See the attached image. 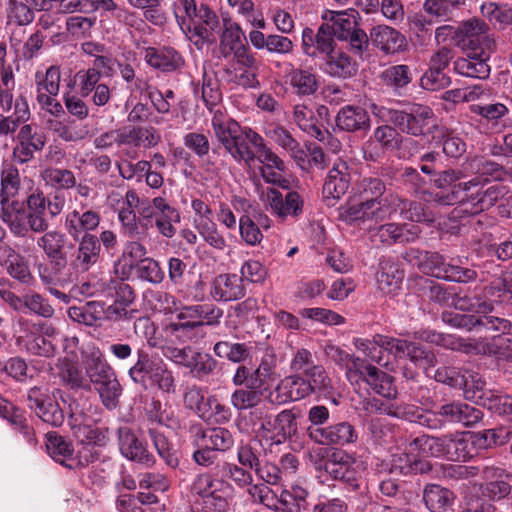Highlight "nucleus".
Instances as JSON below:
<instances>
[{"instance_id": "59", "label": "nucleus", "mask_w": 512, "mask_h": 512, "mask_svg": "<svg viewBox=\"0 0 512 512\" xmlns=\"http://www.w3.org/2000/svg\"><path fill=\"white\" fill-rule=\"evenodd\" d=\"M100 395L103 405L107 409H114L118 404V399L122 393V387L116 374L109 376L107 380L101 381L94 386Z\"/></svg>"}, {"instance_id": "7", "label": "nucleus", "mask_w": 512, "mask_h": 512, "mask_svg": "<svg viewBox=\"0 0 512 512\" xmlns=\"http://www.w3.org/2000/svg\"><path fill=\"white\" fill-rule=\"evenodd\" d=\"M388 120L402 133L412 137H426L433 133L434 112L427 105L414 103L404 109L386 110Z\"/></svg>"}, {"instance_id": "24", "label": "nucleus", "mask_w": 512, "mask_h": 512, "mask_svg": "<svg viewBox=\"0 0 512 512\" xmlns=\"http://www.w3.org/2000/svg\"><path fill=\"white\" fill-rule=\"evenodd\" d=\"M453 306L455 309L462 312H473L477 314H488L492 312L486 285L484 283L477 284L473 288H468L467 292L463 295H461V293L455 294Z\"/></svg>"}, {"instance_id": "29", "label": "nucleus", "mask_w": 512, "mask_h": 512, "mask_svg": "<svg viewBox=\"0 0 512 512\" xmlns=\"http://www.w3.org/2000/svg\"><path fill=\"white\" fill-rule=\"evenodd\" d=\"M100 221L101 216L97 211L73 210L66 215L64 226L69 236L73 240H78L82 235L92 234L91 232L98 228Z\"/></svg>"}, {"instance_id": "46", "label": "nucleus", "mask_w": 512, "mask_h": 512, "mask_svg": "<svg viewBox=\"0 0 512 512\" xmlns=\"http://www.w3.org/2000/svg\"><path fill=\"white\" fill-rule=\"evenodd\" d=\"M215 356L220 359H226L232 363H243L251 355V346L244 342H232L230 340H220L213 346Z\"/></svg>"}, {"instance_id": "64", "label": "nucleus", "mask_w": 512, "mask_h": 512, "mask_svg": "<svg viewBox=\"0 0 512 512\" xmlns=\"http://www.w3.org/2000/svg\"><path fill=\"white\" fill-rule=\"evenodd\" d=\"M480 405L498 415H512V396L499 391L487 392Z\"/></svg>"}, {"instance_id": "25", "label": "nucleus", "mask_w": 512, "mask_h": 512, "mask_svg": "<svg viewBox=\"0 0 512 512\" xmlns=\"http://www.w3.org/2000/svg\"><path fill=\"white\" fill-rule=\"evenodd\" d=\"M358 440V432L354 425L348 421H341L325 427L314 434V443L324 446H345Z\"/></svg>"}, {"instance_id": "27", "label": "nucleus", "mask_w": 512, "mask_h": 512, "mask_svg": "<svg viewBox=\"0 0 512 512\" xmlns=\"http://www.w3.org/2000/svg\"><path fill=\"white\" fill-rule=\"evenodd\" d=\"M494 51L475 50L467 51L465 58H459L455 62V70L464 76L486 79L490 75V65L488 61Z\"/></svg>"}, {"instance_id": "50", "label": "nucleus", "mask_w": 512, "mask_h": 512, "mask_svg": "<svg viewBox=\"0 0 512 512\" xmlns=\"http://www.w3.org/2000/svg\"><path fill=\"white\" fill-rule=\"evenodd\" d=\"M277 355L273 348H267L263 352L260 363L255 371L259 384L265 387H271L277 378Z\"/></svg>"}, {"instance_id": "56", "label": "nucleus", "mask_w": 512, "mask_h": 512, "mask_svg": "<svg viewBox=\"0 0 512 512\" xmlns=\"http://www.w3.org/2000/svg\"><path fill=\"white\" fill-rule=\"evenodd\" d=\"M356 191L359 199L382 201L386 182L378 176L364 177L357 184Z\"/></svg>"}, {"instance_id": "47", "label": "nucleus", "mask_w": 512, "mask_h": 512, "mask_svg": "<svg viewBox=\"0 0 512 512\" xmlns=\"http://www.w3.org/2000/svg\"><path fill=\"white\" fill-rule=\"evenodd\" d=\"M485 285L492 311L495 304H502L512 300V272L503 273Z\"/></svg>"}, {"instance_id": "62", "label": "nucleus", "mask_w": 512, "mask_h": 512, "mask_svg": "<svg viewBox=\"0 0 512 512\" xmlns=\"http://www.w3.org/2000/svg\"><path fill=\"white\" fill-rule=\"evenodd\" d=\"M481 15L492 25L506 26L512 23V9L495 2H484L480 6Z\"/></svg>"}, {"instance_id": "49", "label": "nucleus", "mask_w": 512, "mask_h": 512, "mask_svg": "<svg viewBox=\"0 0 512 512\" xmlns=\"http://www.w3.org/2000/svg\"><path fill=\"white\" fill-rule=\"evenodd\" d=\"M411 451H416L421 458L435 457L442 458L443 435L431 436L427 434L415 437L409 442Z\"/></svg>"}, {"instance_id": "37", "label": "nucleus", "mask_w": 512, "mask_h": 512, "mask_svg": "<svg viewBox=\"0 0 512 512\" xmlns=\"http://www.w3.org/2000/svg\"><path fill=\"white\" fill-rule=\"evenodd\" d=\"M45 447L49 456L69 469L70 460L73 457V443L58 432L52 431L45 435Z\"/></svg>"}, {"instance_id": "57", "label": "nucleus", "mask_w": 512, "mask_h": 512, "mask_svg": "<svg viewBox=\"0 0 512 512\" xmlns=\"http://www.w3.org/2000/svg\"><path fill=\"white\" fill-rule=\"evenodd\" d=\"M24 312L49 319L54 316L55 310L49 300L42 294L30 291L24 294Z\"/></svg>"}, {"instance_id": "22", "label": "nucleus", "mask_w": 512, "mask_h": 512, "mask_svg": "<svg viewBox=\"0 0 512 512\" xmlns=\"http://www.w3.org/2000/svg\"><path fill=\"white\" fill-rule=\"evenodd\" d=\"M117 435L120 452L125 458L146 465L154 464V456L130 427L120 426Z\"/></svg>"}, {"instance_id": "44", "label": "nucleus", "mask_w": 512, "mask_h": 512, "mask_svg": "<svg viewBox=\"0 0 512 512\" xmlns=\"http://www.w3.org/2000/svg\"><path fill=\"white\" fill-rule=\"evenodd\" d=\"M293 119L302 131L320 142L330 137V133L318 125V119L313 111L304 105L294 107Z\"/></svg>"}, {"instance_id": "3", "label": "nucleus", "mask_w": 512, "mask_h": 512, "mask_svg": "<svg viewBox=\"0 0 512 512\" xmlns=\"http://www.w3.org/2000/svg\"><path fill=\"white\" fill-rule=\"evenodd\" d=\"M212 128L218 141L238 163L250 165L256 160V151L263 137L249 127L242 128L224 113L212 117Z\"/></svg>"}, {"instance_id": "18", "label": "nucleus", "mask_w": 512, "mask_h": 512, "mask_svg": "<svg viewBox=\"0 0 512 512\" xmlns=\"http://www.w3.org/2000/svg\"><path fill=\"white\" fill-rule=\"evenodd\" d=\"M311 394L312 389L306 378L300 375H292L280 380L272 388V394L268 396V402L272 405H282L301 400Z\"/></svg>"}, {"instance_id": "51", "label": "nucleus", "mask_w": 512, "mask_h": 512, "mask_svg": "<svg viewBox=\"0 0 512 512\" xmlns=\"http://www.w3.org/2000/svg\"><path fill=\"white\" fill-rule=\"evenodd\" d=\"M148 435L158 455L165 461V463L173 469L178 467L179 458L177 451L173 448L167 437L156 428H149Z\"/></svg>"}, {"instance_id": "23", "label": "nucleus", "mask_w": 512, "mask_h": 512, "mask_svg": "<svg viewBox=\"0 0 512 512\" xmlns=\"http://www.w3.org/2000/svg\"><path fill=\"white\" fill-rule=\"evenodd\" d=\"M335 124L339 131L349 133L367 132L371 127V120L369 113L363 107L345 105L338 111Z\"/></svg>"}, {"instance_id": "16", "label": "nucleus", "mask_w": 512, "mask_h": 512, "mask_svg": "<svg viewBox=\"0 0 512 512\" xmlns=\"http://www.w3.org/2000/svg\"><path fill=\"white\" fill-rule=\"evenodd\" d=\"M506 194V187L502 185H491L484 191L471 194L467 199L458 201L459 206L452 211V217H459L461 214H478L493 207Z\"/></svg>"}, {"instance_id": "48", "label": "nucleus", "mask_w": 512, "mask_h": 512, "mask_svg": "<svg viewBox=\"0 0 512 512\" xmlns=\"http://www.w3.org/2000/svg\"><path fill=\"white\" fill-rule=\"evenodd\" d=\"M219 364L209 353L194 350L187 370L193 378L203 380L214 374Z\"/></svg>"}, {"instance_id": "1", "label": "nucleus", "mask_w": 512, "mask_h": 512, "mask_svg": "<svg viewBox=\"0 0 512 512\" xmlns=\"http://www.w3.org/2000/svg\"><path fill=\"white\" fill-rule=\"evenodd\" d=\"M510 176L506 168L485 156L470 158L463 169H446L438 174L435 186L439 191L430 194V202L450 206L463 200L472 188L484 186L491 181H504Z\"/></svg>"}, {"instance_id": "5", "label": "nucleus", "mask_w": 512, "mask_h": 512, "mask_svg": "<svg viewBox=\"0 0 512 512\" xmlns=\"http://www.w3.org/2000/svg\"><path fill=\"white\" fill-rule=\"evenodd\" d=\"M233 490V485L228 480L210 472L196 475L190 491L202 501H195L191 506V512H228Z\"/></svg>"}, {"instance_id": "8", "label": "nucleus", "mask_w": 512, "mask_h": 512, "mask_svg": "<svg viewBox=\"0 0 512 512\" xmlns=\"http://www.w3.org/2000/svg\"><path fill=\"white\" fill-rule=\"evenodd\" d=\"M417 253L423 270L438 279L463 284L478 279V272L475 269L458 265L453 259L447 262L446 258L438 252L417 251Z\"/></svg>"}, {"instance_id": "9", "label": "nucleus", "mask_w": 512, "mask_h": 512, "mask_svg": "<svg viewBox=\"0 0 512 512\" xmlns=\"http://www.w3.org/2000/svg\"><path fill=\"white\" fill-rule=\"evenodd\" d=\"M219 51L225 59L232 57L239 67H252L255 63V56L247 43L242 28L228 18H223Z\"/></svg>"}, {"instance_id": "45", "label": "nucleus", "mask_w": 512, "mask_h": 512, "mask_svg": "<svg viewBox=\"0 0 512 512\" xmlns=\"http://www.w3.org/2000/svg\"><path fill=\"white\" fill-rule=\"evenodd\" d=\"M69 318L79 324L95 326L104 318V303L100 301H89L81 306L68 308Z\"/></svg>"}, {"instance_id": "28", "label": "nucleus", "mask_w": 512, "mask_h": 512, "mask_svg": "<svg viewBox=\"0 0 512 512\" xmlns=\"http://www.w3.org/2000/svg\"><path fill=\"white\" fill-rule=\"evenodd\" d=\"M408 449H410L408 447ZM416 451L395 453L391 456L389 471L394 474L404 476L427 474L432 470V464L429 460L421 458Z\"/></svg>"}, {"instance_id": "58", "label": "nucleus", "mask_w": 512, "mask_h": 512, "mask_svg": "<svg viewBox=\"0 0 512 512\" xmlns=\"http://www.w3.org/2000/svg\"><path fill=\"white\" fill-rule=\"evenodd\" d=\"M135 275L139 280L153 285L162 283L165 278V272L160 263L150 257H146L136 264Z\"/></svg>"}, {"instance_id": "6", "label": "nucleus", "mask_w": 512, "mask_h": 512, "mask_svg": "<svg viewBox=\"0 0 512 512\" xmlns=\"http://www.w3.org/2000/svg\"><path fill=\"white\" fill-rule=\"evenodd\" d=\"M68 403L71 417L81 414L78 405L74 403L70 394L61 389L50 391L45 386H33L27 391L26 402L28 408L35 413L43 422L60 427L65 420V414L59 406L58 401Z\"/></svg>"}, {"instance_id": "38", "label": "nucleus", "mask_w": 512, "mask_h": 512, "mask_svg": "<svg viewBox=\"0 0 512 512\" xmlns=\"http://www.w3.org/2000/svg\"><path fill=\"white\" fill-rule=\"evenodd\" d=\"M325 353L331 361L345 369L346 378L350 383L356 381L357 373H361L365 359L349 354L347 351L334 345L327 346Z\"/></svg>"}, {"instance_id": "2", "label": "nucleus", "mask_w": 512, "mask_h": 512, "mask_svg": "<svg viewBox=\"0 0 512 512\" xmlns=\"http://www.w3.org/2000/svg\"><path fill=\"white\" fill-rule=\"evenodd\" d=\"M26 205L27 209L17 199L14 202L2 199L0 212L1 220L8 226L12 235L23 239L25 243L31 242L23 246L24 252L30 250V246L34 243L32 233H42L50 227L45 216L46 197L41 190L36 189L29 194Z\"/></svg>"}, {"instance_id": "20", "label": "nucleus", "mask_w": 512, "mask_h": 512, "mask_svg": "<svg viewBox=\"0 0 512 512\" xmlns=\"http://www.w3.org/2000/svg\"><path fill=\"white\" fill-rule=\"evenodd\" d=\"M246 288L243 277L235 273H224L216 276L210 287V296L216 302H231L244 298Z\"/></svg>"}, {"instance_id": "52", "label": "nucleus", "mask_w": 512, "mask_h": 512, "mask_svg": "<svg viewBox=\"0 0 512 512\" xmlns=\"http://www.w3.org/2000/svg\"><path fill=\"white\" fill-rule=\"evenodd\" d=\"M4 266L7 273L21 284L30 285L34 281L28 262L20 254L12 251L5 259Z\"/></svg>"}, {"instance_id": "32", "label": "nucleus", "mask_w": 512, "mask_h": 512, "mask_svg": "<svg viewBox=\"0 0 512 512\" xmlns=\"http://www.w3.org/2000/svg\"><path fill=\"white\" fill-rule=\"evenodd\" d=\"M249 41L257 50H266L271 54L287 55L292 53L293 41L284 35L268 34L265 35L258 29L249 32Z\"/></svg>"}, {"instance_id": "13", "label": "nucleus", "mask_w": 512, "mask_h": 512, "mask_svg": "<svg viewBox=\"0 0 512 512\" xmlns=\"http://www.w3.org/2000/svg\"><path fill=\"white\" fill-rule=\"evenodd\" d=\"M187 17L194 24V34L203 40L214 41L223 28L221 21L214 11L206 4L197 7L195 0H180Z\"/></svg>"}, {"instance_id": "53", "label": "nucleus", "mask_w": 512, "mask_h": 512, "mask_svg": "<svg viewBox=\"0 0 512 512\" xmlns=\"http://www.w3.org/2000/svg\"><path fill=\"white\" fill-rule=\"evenodd\" d=\"M202 100L210 113H213V116H215L216 113H223L220 108L222 92L219 88L218 81L212 76H209L206 71L203 73Z\"/></svg>"}, {"instance_id": "30", "label": "nucleus", "mask_w": 512, "mask_h": 512, "mask_svg": "<svg viewBox=\"0 0 512 512\" xmlns=\"http://www.w3.org/2000/svg\"><path fill=\"white\" fill-rule=\"evenodd\" d=\"M404 271L400 264L390 257H382L379 260L376 273V282L380 291L384 294H392L401 288Z\"/></svg>"}, {"instance_id": "36", "label": "nucleus", "mask_w": 512, "mask_h": 512, "mask_svg": "<svg viewBox=\"0 0 512 512\" xmlns=\"http://www.w3.org/2000/svg\"><path fill=\"white\" fill-rule=\"evenodd\" d=\"M84 364L86 374L89 377V384L92 383L94 386L116 374L104 358L101 350L96 346L90 348L85 356Z\"/></svg>"}, {"instance_id": "14", "label": "nucleus", "mask_w": 512, "mask_h": 512, "mask_svg": "<svg viewBox=\"0 0 512 512\" xmlns=\"http://www.w3.org/2000/svg\"><path fill=\"white\" fill-rule=\"evenodd\" d=\"M355 459L343 451L333 452L323 464L324 471L334 480L340 481L347 490L360 489L361 475L354 467Z\"/></svg>"}, {"instance_id": "10", "label": "nucleus", "mask_w": 512, "mask_h": 512, "mask_svg": "<svg viewBox=\"0 0 512 512\" xmlns=\"http://www.w3.org/2000/svg\"><path fill=\"white\" fill-rule=\"evenodd\" d=\"M32 237L37 247L49 260L48 270H67L68 253L75 249V244L64 232L48 228L42 233H32Z\"/></svg>"}, {"instance_id": "15", "label": "nucleus", "mask_w": 512, "mask_h": 512, "mask_svg": "<svg viewBox=\"0 0 512 512\" xmlns=\"http://www.w3.org/2000/svg\"><path fill=\"white\" fill-rule=\"evenodd\" d=\"M352 170L349 164L342 159H337L333 163L322 189L323 198L328 205H334L335 201L346 194L351 186Z\"/></svg>"}, {"instance_id": "54", "label": "nucleus", "mask_w": 512, "mask_h": 512, "mask_svg": "<svg viewBox=\"0 0 512 512\" xmlns=\"http://www.w3.org/2000/svg\"><path fill=\"white\" fill-rule=\"evenodd\" d=\"M330 19V29H333V33L338 40L347 38V35L358 27L356 16L358 12L354 9H349L342 12H332Z\"/></svg>"}, {"instance_id": "41", "label": "nucleus", "mask_w": 512, "mask_h": 512, "mask_svg": "<svg viewBox=\"0 0 512 512\" xmlns=\"http://www.w3.org/2000/svg\"><path fill=\"white\" fill-rule=\"evenodd\" d=\"M414 72L409 65L398 64L387 67L381 75L383 83L398 95H402L412 82Z\"/></svg>"}, {"instance_id": "40", "label": "nucleus", "mask_w": 512, "mask_h": 512, "mask_svg": "<svg viewBox=\"0 0 512 512\" xmlns=\"http://www.w3.org/2000/svg\"><path fill=\"white\" fill-rule=\"evenodd\" d=\"M17 344L26 353L44 358H52L57 353V344L53 339L36 333L27 334L17 339Z\"/></svg>"}, {"instance_id": "60", "label": "nucleus", "mask_w": 512, "mask_h": 512, "mask_svg": "<svg viewBox=\"0 0 512 512\" xmlns=\"http://www.w3.org/2000/svg\"><path fill=\"white\" fill-rule=\"evenodd\" d=\"M221 470L225 478L233 482L240 489L248 490L253 484L252 471L239 463L224 462Z\"/></svg>"}, {"instance_id": "63", "label": "nucleus", "mask_w": 512, "mask_h": 512, "mask_svg": "<svg viewBox=\"0 0 512 512\" xmlns=\"http://www.w3.org/2000/svg\"><path fill=\"white\" fill-rule=\"evenodd\" d=\"M171 328L177 338L184 339L194 344L199 343L206 336L203 321L173 323Z\"/></svg>"}, {"instance_id": "43", "label": "nucleus", "mask_w": 512, "mask_h": 512, "mask_svg": "<svg viewBox=\"0 0 512 512\" xmlns=\"http://www.w3.org/2000/svg\"><path fill=\"white\" fill-rule=\"evenodd\" d=\"M454 499L453 491L438 484H427L423 490V500L430 512H445Z\"/></svg>"}, {"instance_id": "19", "label": "nucleus", "mask_w": 512, "mask_h": 512, "mask_svg": "<svg viewBox=\"0 0 512 512\" xmlns=\"http://www.w3.org/2000/svg\"><path fill=\"white\" fill-rule=\"evenodd\" d=\"M144 59L150 67L165 74L180 73L185 66L184 57L170 46L148 47Z\"/></svg>"}, {"instance_id": "21", "label": "nucleus", "mask_w": 512, "mask_h": 512, "mask_svg": "<svg viewBox=\"0 0 512 512\" xmlns=\"http://www.w3.org/2000/svg\"><path fill=\"white\" fill-rule=\"evenodd\" d=\"M266 194L272 212L279 218H297L303 213L304 199L297 191H288L283 195L276 188H268Z\"/></svg>"}, {"instance_id": "4", "label": "nucleus", "mask_w": 512, "mask_h": 512, "mask_svg": "<svg viewBox=\"0 0 512 512\" xmlns=\"http://www.w3.org/2000/svg\"><path fill=\"white\" fill-rule=\"evenodd\" d=\"M128 375L135 384L145 389L156 386L166 393L176 391L172 370L159 355L149 353L143 348L136 350V361L128 369Z\"/></svg>"}, {"instance_id": "42", "label": "nucleus", "mask_w": 512, "mask_h": 512, "mask_svg": "<svg viewBox=\"0 0 512 512\" xmlns=\"http://www.w3.org/2000/svg\"><path fill=\"white\" fill-rule=\"evenodd\" d=\"M299 417L300 414L295 408L284 409L274 416L276 444L285 443L297 436Z\"/></svg>"}, {"instance_id": "33", "label": "nucleus", "mask_w": 512, "mask_h": 512, "mask_svg": "<svg viewBox=\"0 0 512 512\" xmlns=\"http://www.w3.org/2000/svg\"><path fill=\"white\" fill-rule=\"evenodd\" d=\"M370 40L376 48L386 54L403 51L407 46L406 38L396 29L386 25L373 27Z\"/></svg>"}, {"instance_id": "26", "label": "nucleus", "mask_w": 512, "mask_h": 512, "mask_svg": "<svg viewBox=\"0 0 512 512\" xmlns=\"http://www.w3.org/2000/svg\"><path fill=\"white\" fill-rule=\"evenodd\" d=\"M420 232L419 226L415 224L387 223L377 229L374 237L382 244L390 246L414 242Z\"/></svg>"}, {"instance_id": "55", "label": "nucleus", "mask_w": 512, "mask_h": 512, "mask_svg": "<svg viewBox=\"0 0 512 512\" xmlns=\"http://www.w3.org/2000/svg\"><path fill=\"white\" fill-rule=\"evenodd\" d=\"M6 420L16 433L22 435L27 444L30 446L37 445L38 440L36 438L35 430L28 420L24 410L17 407L11 412V414H9V417Z\"/></svg>"}, {"instance_id": "34", "label": "nucleus", "mask_w": 512, "mask_h": 512, "mask_svg": "<svg viewBox=\"0 0 512 512\" xmlns=\"http://www.w3.org/2000/svg\"><path fill=\"white\" fill-rule=\"evenodd\" d=\"M286 82L298 96H310L318 90L317 75L311 68L303 69L290 63L286 70Z\"/></svg>"}, {"instance_id": "61", "label": "nucleus", "mask_w": 512, "mask_h": 512, "mask_svg": "<svg viewBox=\"0 0 512 512\" xmlns=\"http://www.w3.org/2000/svg\"><path fill=\"white\" fill-rule=\"evenodd\" d=\"M58 366L60 367V378L72 389L89 388V381L86 379L82 371L67 358H59Z\"/></svg>"}, {"instance_id": "11", "label": "nucleus", "mask_w": 512, "mask_h": 512, "mask_svg": "<svg viewBox=\"0 0 512 512\" xmlns=\"http://www.w3.org/2000/svg\"><path fill=\"white\" fill-rule=\"evenodd\" d=\"M458 46L466 51H495L496 42L485 20L472 17L458 25Z\"/></svg>"}, {"instance_id": "35", "label": "nucleus", "mask_w": 512, "mask_h": 512, "mask_svg": "<svg viewBox=\"0 0 512 512\" xmlns=\"http://www.w3.org/2000/svg\"><path fill=\"white\" fill-rule=\"evenodd\" d=\"M270 394H272L271 387H239L232 392L230 396V403L238 411L253 409L260 405L262 399H265L268 402V396Z\"/></svg>"}, {"instance_id": "12", "label": "nucleus", "mask_w": 512, "mask_h": 512, "mask_svg": "<svg viewBox=\"0 0 512 512\" xmlns=\"http://www.w3.org/2000/svg\"><path fill=\"white\" fill-rule=\"evenodd\" d=\"M75 241V249L68 260L69 276L84 274L100 263L102 248L97 240V235L86 234Z\"/></svg>"}, {"instance_id": "39", "label": "nucleus", "mask_w": 512, "mask_h": 512, "mask_svg": "<svg viewBox=\"0 0 512 512\" xmlns=\"http://www.w3.org/2000/svg\"><path fill=\"white\" fill-rule=\"evenodd\" d=\"M38 276L44 288L54 297H56L61 302L68 304L70 302V296L59 289H57L58 285H64L70 280V277L66 270H48L46 263H40L37 266Z\"/></svg>"}, {"instance_id": "31", "label": "nucleus", "mask_w": 512, "mask_h": 512, "mask_svg": "<svg viewBox=\"0 0 512 512\" xmlns=\"http://www.w3.org/2000/svg\"><path fill=\"white\" fill-rule=\"evenodd\" d=\"M321 69L331 77L347 79L357 74L358 63L346 52L335 49L328 56L324 57Z\"/></svg>"}, {"instance_id": "17", "label": "nucleus", "mask_w": 512, "mask_h": 512, "mask_svg": "<svg viewBox=\"0 0 512 512\" xmlns=\"http://www.w3.org/2000/svg\"><path fill=\"white\" fill-rule=\"evenodd\" d=\"M364 367L361 368V373H358L356 381L351 382L353 386H360L363 382L365 383L374 393L387 398L395 399L397 397V389L394 385V379L391 375L385 371L373 366L366 360Z\"/></svg>"}]
</instances>
